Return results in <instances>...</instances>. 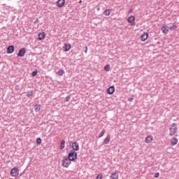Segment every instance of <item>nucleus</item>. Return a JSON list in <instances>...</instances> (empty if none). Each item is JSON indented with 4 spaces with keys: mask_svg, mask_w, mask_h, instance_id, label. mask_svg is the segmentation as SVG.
Segmentation results:
<instances>
[{
    "mask_svg": "<svg viewBox=\"0 0 179 179\" xmlns=\"http://www.w3.org/2000/svg\"><path fill=\"white\" fill-rule=\"evenodd\" d=\"M111 179H118V173L117 172H114L112 173L110 176Z\"/></svg>",
    "mask_w": 179,
    "mask_h": 179,
    "instance_id": "obj_18",
    "label": "nucleus"
},
{
    "mask_svg": "<svg viewBox=\"0 0 179 179\" xmlns=\"http://www.w3.org/2000/svg\"><path fill=\"white\" fill-rule=\"evenodd\" d=\"M15 51V46L10 45L7 48V54H13Z\"/></svg>",
    "mask_w": 179,
    "mask_h": 179,
    "instance_id": "obj_8",
    "label": "nucleus"
},
{
    "mask_svg": "<svg viewBox=\"0 0 179 179\" xmlns=\"http://www.w3.org/2000/svg\"><path fill=\"white\" fill-rule=\"evenodd\" d=\"M115 92V88L114 87V86H110L107 90L108 94H113Z\"/></svg>",
    "mask_w": 179,
    "mask_h": 179,
    "instance_id": "obj_12",
    "label": "nucleus"
},
{
    "mask_svg": "<svg viewBox=\"0 0 179 179\" xmlns=\"http://www.w3.org/2000/svg\"><path fill=\"white\" fill-rule=\"evenodd\" d=\"M177 29V25L173 24V26L170 27V30H176Z\"/></svg>",
    "mask_w": 179,
    "mask_h": 179,
    "instance_id": "obj_26",
    "label": "nucleus"
},
{
    "mask_svg": "<svg viewBox=\"0 0 179 179\" xmlns=\"http://www.w3.org/2000/svg\"><path fill=\"white\" fill-rule=\"evenodd\" d=\"M62 163L63 167H66V169H68L71 163H72V161L68 157H64V159L62 160Z\"/></svg>",
    "mask_w": 179,
    "mask_h": 179,
    "instance_id": "obj_3",
    "label": "nucleus"
},
{
    "mask_svg": "<svg viewBox=\"0 0 179 179\" xmlns=\"http://www.w3.org/2000/svg\"><path fill=\"white\" fill-rule=\"evenodd\" d=\"M159 176H160V173L159 172L156 173L155 174V178H159Z\"/></svg>",
    "mask_w": 179,
    "mask_h": 179,
    "instance_id": "obj_31",
    "label": "nucleus"
},
{
    "mask_svg": "<svg viewBox=\"0 0 179 179\" xmlns=\"http://www.w3.org/2000/svg\"><path fill=\"white\" fill-rule=\"evenodd\" d=\"M35 112L36 113H38V111H40V110H41V106H40L39 104L35 105Z\"/></svg>",
    "mask_w": 179,
    "mask_h": 179,
    "instance_id": "obj_19",
    "label": "nucleus"
},
{
    "mask_svg": "<svg viewBox=\"0 0 179 179\" xmlns=\"http://www.w3.org/2000/svg\"><path fill=\"white\" fill-rule=\"evenodd\" d=\"M10 176L11 177H17L19 176V169L16 167L13 168L10 171Z\"/></svg>",
    "mask_w": 179,
    "mask_h": 179,
    "instance_id": "obj_4",
    "label": "nucleus"
},
{
    "mask_svg": "<svg viewBox=\"0 0 179 179\" xmlns=\"http://www.w3.org/2000/svg\"><path fill=\"white\" fill-rule=\"evenodd\" d=\"M37 70L36 71H34L31 73V76H36L37 75Z\"/></svg>",
    "mask_w": 179,
    "mask_h": 179,
    "instance_id": "obj_29",
    "label": "nucleus"
},
{
    "mask_svg": "<svg viewBox=\"0 0 179 179\" xmlns=\"http://www.w3.org/2000/svg\"><path fill=\"white\" fill-rule=\"evenodd\" d=\"M171 143L172 146H175V145H177V143H178V139L176 137H173L171 140Z\"/></svg>",
    "mask_w": 179,
    "mask_h": 179,
    "instance_id": "obj_15",
    "label": "nucleus"
},
{
    "mask_svg": "<svg viewBox=\"0 0 179 179\" xmlns=\"http://www.w3.org/2000/svg\"><path fill=\"white\" fill-rule=\"evenodd\" d=\"M71 162H75L78 159V152L71 150L67 157Z\"/></svg>",
    "mask_w": 179,
    "mask_h": 179,
    "instance_id": "obj_2",
    "label": "nucleus"
},
{
    "mask_svg": "<svg viewBox=\"0 0 179 179\" xmlns=\"http://www.w3.org/2000/svg\"><path fill=\"white\" fill-rule=\"evenodd\" d=\"M71 50V43L64 44V47H63V50L66 52Z\"/></svg>",
    "mask_w": 179,
    "mask_h": 179,
    "instance_id": "obj_13",
    "label": "nucleus"
},
{
    "mask_svg": "<svg viewBox=\"0 0 179 179\" xmlns=\"http://www.w3.org/2000/svg\"><path fill=\"white\" fill-rule=\"evenodd\" d=\"M79 3H82V0H80Z\"/></svg>",
    "mask_w": 179,
    "mask_h": 179,
    "instance_id": "obj_36",
    "label": "nucleus"
},
{
    "mask_svg": "<svg viewBox=\"0 0 179 179\" xmlns=\"http://www.w3.org/2000/svg\"><path fill=\"white\" fill-rule=\"evenodd\" d=\"M33 90L27 91V97H30V96H33Z\"/></svg>",
    "mask_w": 179,
    "mask_h": 179,
    "instance_id": "obj_23",
    "label": "nucleus"
},
{
    "mask_svg": "<svg viewBox=\"0 0 179 179\" xmlns=\"http://www.w3.org/2000/svg\"><path fill=\"white\" fill-rule=\"evenodd\" d=\"M153 141V136H148L145 138V143H150Z\"/></svg>",
    "mask_w": 179,
    "mask_h": 179,
    "instance_id": "obj_16",
    "label": "nucleus"
},
{
    "mask_svg": "<svg viewBox=\"0 0 179 179\" xmlns=\"http://www.w3.org/2000/svg\"><path fill=\"white\" fill-rule=\"evenodd\" d=\"M103 15H105V16H110V15H111V10L110 9H106L103 11Z\"/></svg>",
    "mask_w": 179,
    "mask_h": 179,
    "instance_id": "obj_17",
    "label": "nucleus"
},
{
    "mask_svg": "<svg viewBox=\"0 0 179 179\" xmlns=\"http://www.w3.org/2000/svg\"><path fill=\"white\" fill-rule=\"evenodd\" d=\"M104 70L106 71V72H109V71H110V64H106L104 66Z\"/></svg>",
    "mask_w": 179,
    "mask_h": 179,
    "instance_id": "obj_25",
    "label": "nucleus"
},
{
    "mask_svg": "<svg viewBox=\"0 0 179 179\" xmlns=\"http://www.w3.org/2000/svg\"><path fill=\"white\" fill-rule=\"evenodd\" d=\"M96 179H103V175L99 174L96 177Z\"/></svg>",
    "mask_w": 179,
    "mask_h": 179,
    "instance_id": "obj_28",
    "label": "nucleus"
},
{
    "mask_svg": "<svg viewBox=\"0 0 179 179\" xmlns=\"http://www.w3.org/2000/svg\"><path fill=\"white\" fill-rule=\"evenodd\" d=\"M148 37H149V34L148 32H143L141 35V41H146V40H148Z\"/></svg>",
    "mask_w": 179,
    "mask_h": 179,
    "instance_id": "obj_11",
    "label": "nucleus"
},
{
    "mask_svg": "<svg viewBox=\"0 0 179 179\" xmlns=\"http://www.w3.org/2000/svg\"><path fill=\"white\" fill-rule=\"evenodd\" d=\"M132 12V9H130L129 10V13H131Z\"/></svg>",
    "mask_w": 179,
    "mask_h": 179,
    "instance_id": "obj_35",
    "label": "nucleus"
},
{
    "mask_svg": "<svg viewBox=\"0 0 179 179\" xmlns=\"http://www.w3.org/2000/svg\"><path fill=\"white\" fill-rule=\"evenodd\" d=\"M127 21L130 23L131 26H135V16L131 15L129 17Z\"/></svg>",
    "mask_w": 179,
    "mask_h": 179,
    "instance_id": "obj_5",
    "label": "nucleus"
},
{
    "mask_svg": "<svg viewBox=\"0 0 179 179\" xmlns=\"http://www.w3.org/2000/svg\"><path fill=\"white\" fill-rule=\"evenodd\" d=\"M85 54H87V46H85Z\"/></svg>",
    "mask_w": 179,
    "mask_h": 179,
    "instance_id": "obj_33",
    "label": "nucleus"
},
{
    "mask_svg": "<svg viewBox=\"0 0 179 179\" xmlns=\"http://www.w3.org/2000/svg\"><path fill=\"white\" fill-rule=\"evenodd\" d=\"M41 142H42V140H41V138H38L36 139V143H37L38 145H41Z\"/></svg>",
    "mask_w": 179,
    "mask_h": 179,
    "instance_id": "obj_27",
    "label": "nucleus"
},
{
    "mask_svg": "<svg viewBox=\"0 0 179 179\" xmlns=\"http://www.w3.org/2000/svg\"><path fill=\"white\" fill-rule=\"evenodd\" d=\"M110 141H111V136L108 135L103 140V145H108Z\"/></svg>",
    "mask_w": 179,
    "mask_h": 179,
    "instance_id": "obj_14",
    "label": "nucleus"
},
{
    "mask_svg": "<svg viewBox=\"0 0 179 179\" xmlns=\"http://www.w3.org/2000/svg\"><path fill=\"white\" fill-rule=\"evenodd\" d=\"M178 132V127L176 123H173L169 126V136H174Z\"/></svg>",
    "mask_w": 179,
    "mask_h": 179,
    "instance_id": "obj_1",
    "label": "nucleus"
},
{
    "mask_svg": "<svg viewBox=\"0 0 179 179\" xmlns=\"http://www.w3.org/2000/svg\"><path fill=\"white\" fill-rule=\"evenodd\" d=\"M72 148L73 152H78V150H79V143H78V142L73 143Z\"/></svg>",
    "mask_w": 179,
    "mask_h": 179,
    "instance_id": "obj_6",
    "label": "nucleus"
},
{
    "mask_svg": "<svg viewBox=\"0 0 179 179\" xmlns=\"http://www.w3.org/2000/svg\"><path fill=\"white\" fill-rule=\"evenodd\" d=\"M65 148V140L61 141L60 150H62Z\"/></svg>",
    "mask_w": 179,
    "mask_h": 179,
    "instance_id": "obj_21",
    "label": "nucleus"
},
{
    "mask_svg": "<svg viewBox=\"0 0 179 179\" xmlns=\"http://www.w3.org/2000/svg\"><path fill=\"white\" fill-rule=\"evenodd\" d=\"M104 134H106V130L103 129L99 134V138H102V136H104Z\"/></svg>",
    "mask_w": 179,
    "mask_h": 179,
    "instance_id": "obj_22",
    "label": "nucleus"
},
{
    "mask_svg": "<svg viewBox=\"0 0 179 179\" xmlns=\"http://www.w3.org/2000/svg\"><path fill=\"white\" fill-rule=\"evenodd\" d=\"M69 100H71V96L69 95V96L65 97V101H69Z\"/></svg>",
    "mask_w": 179,
    "mask_h": 179,
    "instance_id": "obj_30",
    "label": "nucleus"
},
{
    "mask_svg": "<svg viewBox=\"0 0 179 179\" xmlns=\"http://www.w3.org/2000/svg\"><path fill=\"white\" fill-rule=\"evenodd\" d=\"M34 23L36 24V23H38V20H36L35 22H34Z\"/></svg>",
    "mask_w": 179,
    "mask_h": 179,
    "instance_id": "obj_34",
    "label": "nucleus"
},
{
    "mask_svg": "<svg viewBox=\"0 0 179 179\" xmlns=\"http://www.w3.org/2000/svg\"><path fill=\"white\" fill-rule=\"evenodd\" d=\"M64 70L62 69H59L58 71H57V75H59V76H62V75H64Z\"/></svg>",
    "mask_w": 179,
    "mask_h": 179,
    "instance_id": "obj_24",
    "label": "nucleus"
},
{
    "mask_svg": "<svg viewBox=\"0 0 179 179\" xmlns=\"http://www.w3.org/2000/svg\"><path fill=\"white\" fill-rule=\"evenodd\" d=\"M128 101H134V96L128 98Z\"/></svg>",
    "mask_w": 179,
    "mask_h": 179,
    "instance_id": "obj_32",
    "label": "nucleus"
},
{
    "mask_svg": "<svg viewBox=\"0 0 179 179\" xmlns=\"http://www.w3.org/2000/svg\"><path fill=\"white\" fill-rule=\"evenodd\" d=\"M26 54V48H23L20 49L17 54V57H23Z\"/></svg>",
    "mask_w": 179,
    "mask_h": 179,
    "instance_id": "obj_7",
    "label": "nucleus"
},
{
    "mask_svg": "<svg viewBox=\"0 0 179 179\" xmlns=\"http://www.w3.org/2000/svg\"><path fill=\"white\" fill-rule=\"evenodd\" d=\"M45 38V32H41L38 34V40L41 41V40H44Z\"/></svg>",
    "mask_w": 179,
    "mask_h": 179,
    "instance_id": "obj_9",
    "label": "nucleus"
},
{
    "mask_svg": "<svg viewBox=\"0 0 179 179\" xmlns=\"http://www.w3.org/2000/svg\"><path fill=\"white\" fill-rule=\"evenodd\" d=\"M65 5V0H58L57 1V6L58 8H62Z\"/></svg>",
    "mask_w": 179,
    "mask_h": 179,
    "instance_id": "obj_10",
    "label": "nucleus"
},
{
    "mask_svg": "<svg viewBox=\"0 0 179 179\" xmlns=\"http://www.w3.org/2000/svg\"><path fill=\"white\" fill-rule=\"evenodd\" d=\"M162 33H164V34H167L169 33V29H166V26H163L162 27Z\"/></svg>",
    "mask_w": 179,
    "mask_h": 179,
    "instance_id": "obj_20",
    "label": "nucleus"
}]
</instances>
